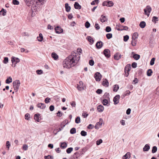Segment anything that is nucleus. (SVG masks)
Masks as SVG:
<instances>
[{"instance_id":"obj_12","label":"nucleus","mask_w":159,"mask_h":159,"mask_svg":"<svg viewBox=\"0 0 159 159\" xmlns=\"http://www.w3.org/2000/svg\"><path fill=\"white\" fill-rule=\"evenodd\" d=\"M34 119L37 122H39L40 120L41 119L40 114L39 113L35 114Z\"/></svg>"},{"instance_id":"obj_60","label":"nucleus","mask_w":159,"mask_h":159,"mask_svg":"<svg viewBox=\"0 0 159 159\" xmlns=\"http://www.w3.org/2000/svg\"><path fill=\"white\" fill-rule=\"evenodd\" d=\"M89 64L91 66H93L94 64V61L93 60H90L89 61Z\"/></svg>"},{"instance_id":"obj_3","label":"nucleus","mask_w":159,"mask_h":159,"mask_svg":"<svg viewBox=\"0 0 159 159\" xmlns=\"http://www.w3.org/2000/svg\"><path fill=\"white\" fill-rule=\"evenodd\" d=\"M20 82L19 80H16L14 81L13 83V85L14 90L16 92H17L19 89Z\"/></svg>"},{"instance_id":"obj_53","label":"nucleus","mask_w":159,"mask_h":159,"mask_svg":"<svg viewBox=\"0 0 159 159\" xmlns=\"http://www.w3.org/2000/svg\"><path fill=\"white\" fill-rule=\"evenodd\" d=\"M109 94L108 93H106L103 96V98H109Z\"/></svg>"},{"instance_id":"obj_13","label":"nucleus","mask_w":159,"mask_h":159,"mask_svg":"<svg viewBox=\"0 0 159 159\" xmlns=\"http://www.w3.org/2000/svg\"><path fill=\"white\" fill-rule=\"evenodd\" d=\"M131 55H133L132 57L136 60H138L140 58V55H139L135 54L134 52H132Z\"/></svg>"},{"instance_id":"obj_63","label":"nucleus","mask_w":159,"mask_h":159,"mask_svg":"<svg viewBox=\"0 0 159 159\" xmlns=\"http://www.w3.org/2000/svg\"><path fill=\"white\" fill-rule=\"evenodd\" d=\"M137 66V64L135 62H134L132 64V66L133 68H135Z\"/></svg>"},{"instance_id":"obj_59","label":"nucleus","mask_w":159,"mask_h":159,"mask_svg":"<svg viewBox=\"0 0 159 159\" xmlns=\"http://www.w3.org/2000/svg\"><path fill=\"white\" fill-rule=\"evenodd\" d=\"M23 149L25 151L28 149V146L26 144H24L23 146Z\"/></svg>"},{"instance_id":"obj_17","label":"nucleus","mask_w":159,"mask_h":159,"mask_svg":"<svg viewBox=\"0 0 159 159\" xmlns=\"http://www.w3.org/2000/svg\"><path fill=\"white\" fill-rule=\"evenodd\" d=\"M11 61L12 63H13L14 62H15V64H16L19 62L20 60L18 58L13 57H12L11 58Z\"/></svg>"},{"instance_id":"obj_26","label":"nucleus","mask_w":159,"mask_h":159,"mask_svg":"<svg viewBox=\"0 0 159 159\" xmlns=\"http://www.w3.org/2000/svg\"><path fill=\"white\" fill-rule=\"evenodd\" d=\"M37 106L38 107L40 108L41 109H43L45 108V104L43 103H40L37 104Z\"/></svg>"},{"instance_id":"obj_5","label":"nucleus","mask_w":159,"mask_h":159,"mask_svg":"<svg viewBox=\"0 0 159 159\" xmlns=\"http://www.w3.org/2000/svg\"><path fill=\"white\" fill-rule=\"evenodd\" d=\"M114 5L113 2L110 1H107L103 2L102 3V5L103 6L112 7Z\"/></svg>"},{"instance_id":"obj_21","label":"nucleus","mask_w":159,"mask_h":159,"mask_svg":"<svg viewBox=\"0 0 159 159\" xmlns=\"http://www.w3.org/2000/svg\"><path fill=\"white\" fill-rule=\"evenodd\" d=\"M150 148L149 145L148 144H146L143 148V151L144 152L148 151Z\"/></svg>"},{"instance_id":"obj_35","label":"nucleus","mask_w":159,"mask_h":159,"mask_svg":"<svg viewBox=\"0 0 159 159\" xmlns=\"http://www.w3.org/2000/svg\"><path fill=\"white\" fill-rule=\"evenodd\" d=\"M25 118L26 120H29L30 118V115L28 113L26 114L25 116Z\"/></svg>"},{"instance_id":"obj_14","label":"nucleus","mask_w":159,"mask_h":159,"mask_svg":"<svg viewBox=\"0 0 159 159\" xmlns=\"http://www.w3.org/2000/svg\"><path fill=\"white\" fill-rule=\"evenodd\" d=\"M56 32L57 34H60L63 32V30L61 28V27L57 26L55 28Z\"/></svg>"},{"instance_id":"obj_58","label":"nucleus","mask_w":159,"mask_h":159,"mask_svg":"<svg viewBox=\"0 0 159 159\" xmlns=\"http://www.w3.org/2000/svg\"><path fill=\"white\" fill-rule=\"evenodd\" d=\"M8 61V58L7 57H5L4 58V60L3 62L5 64H7Z\"/></svg>"},{"instance_id":"obj_36","label":"nucleus","mask_w":159,"mask_h":159,"mask_svg":"<svg viewBox=\"0 0 159 159\" xmlns=\"http://www.w3.org/2000/svg\"><path fill=\"white\" fill-rule=\"evenodd\" d=\"M131 69V66L130 64H127L125 67V70H128L130 71Z\"/></svg>"},{"instance_id":"obj_55","label":"nucleus","mask_w":159,"mask_h":159,"mask_svg":"<svg viewBox=\"0 0 159 159\" xmlns=\"http://www.w3.org/2000/svg\"><path fill=\"white\" fill-rule=\"evenodd\" d=\"M6 146H7V149L9 150V148L10 146H11V144L8 141H7L6 142Z\"/></svg>"},{"instance_id":"obj_56","label":"nucleus","mask_w":159,"mask_h":159,"mask_svg":"<svg viewBox=\"0 0 159 159\" xmlns=\"http://www.w3.org/2000/svg\"><path fill=\"white\" fill-rule=\"evenodd\" d=\"M43 71L41 70H38L36 71V72L38 75H40L43 73Z\"/></svg>"},{"instance_id":"obj_27","label":"nucleus","mask_w":159,"mask_h":159,"mask_svg":"<svg viewBox=\"0 0 159 159\" xmlns=\"http://www.w3.org/2000/svg\"><path fill=\"white\" fill-rule=\"evenodd\" d=\"M87 39L88 41L90 43V44H93L94 42V40L93 38H91L90 36H88L86 38Z\"/></svg>"},{"instance_id":"obj_7","label":"nucleus","mask_w":159,"mask_h":159,"mask_svg":"<svg viewBox=\"0 0 159 159\" xmlns=\"http://www.w3.org/2000/svg\"><path fill=\"white\" fill-rule=\"evenodd\" d=\"M102 77V75L99 72H97L95 74L94 78L97 81H100Z\"/></svg>"},{"instance_id":"obj_25","label":"nucleus","mask_w":159,"mask_h":159,"mask_svg":"<svg viewBox=\"0 0 159 159\" xmlns=\"http://www.w3.org/2000/svg\"><path fill=\"white\" fill-rule=\"evenodd\" d=\"M68 123V120H66L62 122L61 123L60 125V126L62 128V129H63L64 127L65 126V125Z\"/></svg>"},{"instance_id":"obj_18","label":"nucleus","mask_w":159,"mask_h":159,"mask_svg":"<svg viewBox=\"0 0 159 159\" xmlns=\"http://www.w3.org/2000/svg\"><path fill=\"white\" fill-rule=\"evenodd\" d=\"M81 155V153H78L77 152L75 153L72 157H70V159H77L78 157H79Z\"/></svg>"},{"instance_id":"obj_28","label":"nucleus","mask_w":159,"mask_h":159,"mask_svg":"<svg viewBox=\"0 0 159 159\" xmlns=\"http://www.w3.org/2000/svg\"><path fill=\"white\" fill-rule=\"evenodd\" d=\"M138 37V34L137 33L135 32L134 33L132 36V39L133 40H135V39H137Z\"/></svg>"},{"instance_id":"obj_8","label":"nucleus","mask_w":159,"mask_h":159,"mask_svg":"<svg viewBox=\"0 0 159 159\" xmlns=\"http://www.w3.org/2000/svg\"><path fill=\"white\" fill-rule=\"evenodd\" d=\"M116 27L121 28V29H117V30L118 31H122L123 30H127L129 28L127 26L121 25H117Z\"/></svg>"},{"instance_id":"obj_24","label":"nucleus","mask_w":159,"mask_h":159,"mask_svg":"<svg viewBox=\"0 0 159 159\" xmlns=\"http://www.w3.org/2000/svg\"><path fill=\"white\" fill-rule=\"evenodd\" d=\"M97 110L99 112H102L104 110V107L102 105H99L98 106Z\"/></svg>"},{"instance_id":"obj_9","label":"nucleus","mask_w":159,"mask_h":159,"mask_svg":"<svg viewBox=\"0 0 159 159\" xmlns=\"http://www.w3.org/2000/svg\"><path fill=\"white\" fill-rule=\"evenodd\" d=\"M77 88L79 90L81 91L84 89V84L82 81H80L79 84H77Z\"/></svg>"},{"instance_id":"obj_39","label":"nucleus","mask_w":159,"mask_h":159,"mask_svg":"<svg viewBox=\"0 0 159 159\" xmlns=\"http://www.w3.org/2000/svg\"><path fill=\"white\" fill-rule=\"evenodd\" d=\"M60 147L62 148H65L67 147V144L65 142L61 143Z\"/></svg>"},{"instance_id":"obj_22","label":"nucleus","mask_w":159,"mask_h":159,"mask_svg":"<svg viewBox=\"0 0 159 159\" xmlns=\"http://www.w3.org/2000/svg\"><path fill=\"white\" fill-rule=\"evenodd\" d=\"M74 7L76 9H80L81 8V6L77 2H75L74 5Z\"/></svg>"},{"instance_id":"obj_2","label":"nucleus","mask_w":159,"mask_h":159,"mask_svg":"<svg viewBox=\"0 0 159 159\" xmlns=\"http://www.w3.org/2000/svg\"><path fill=\"white\" fill-rule=\"evenodd\" d=\"M70 56H68L63 61V67L66 68H69L70 66Z\"/></svg>"},{"instance_id":"obj_31","label":"nucleus","mask_w":159,"mask_h":159,"mask_svg":"<svg viewBox=\"0 0 159 159\" xmlns=\"http://www.w3.org/2000/svg\"><path fill=\"white\" fill-rule=\"evenodd\" d=\"M146 26V23L144 21H142L140 22L139 24V26L142 28H144Z\"/></svg>"},{"instance_id":"obj_23","label":"nucleus","mask_w":159,"mask_h":159,"mask_svg":"<svg viewBox=\"0 0 159 159\" xmlns=\"http://www.w3.org/2000/svg\"><path fill=\"white\" fill-rule=\"evenodd\" d=\"M100 20L102 22H104L107 20V18L105 16L102 15L100 19Z\"/></svg>"},{"instance_id":"obj_49","label":"nucleus","mask_w":159,"mask_h":159,"mask_svg":"<svg viewBox=\"0 0 159 159\" xmlns=\"http://www.w3.org/2000/svg\"><path fill=\"white\" fill-rule=\"evenodd\" d=\"M112 34L111 33L107 34L106 35L107 38L108 39H110L112 37Z\"/></svg>"},{"instance_id":"obj_20","label":"nucleus","mask_w":159,"mask_h":159,"mask_svg":"<svg viewBox=\"0 0 159 159\" xmlns=\"http://www.w3.org/2000/svg\"><path fill=\"white\" fill-rule=\"evenodd\" d=\"M130 157V153L129 152H127L123 157V159H129Z\"/></svg>"},{"instance_id":"obj_4","label":"nucleus","mask_w":159,"mask_h":159,"mask_svg":"<svg viewBox=\"0 0 159 159\" xmlns=\"http://www.w3.org/2000/svg\"><path fill=\"white\" fill-rule=\"evenodd\" d=\"M152 11L151 7L149 6H147L146 8H145L144 10V14L147 16L148 17L150 15V13Z\"/></svg>"},{"instance_id":"obj_54","label":"nucleus","mask_w":159,"mask_h":159,"mask_svg":"<svg viewBox=\"0 0 159 159\" xmlns=\"http://www.w3.org/2000/svg\"><path fill=\"white\" fill-rule=\"evenodd\" d=\"M102 142V139H99L96 141V144L97 145H99Z\"/></svg>"},{"instance_id":"obj_1","label":"nucleus","mask_w":159,"mask_h":159,"mask_svg":"<svg viewBox=\"0 0 159 159\" xmlns=\"http://www.w3.org/2000/svg\"><path fill=\"white\" fill-rule=\"evenodd\" d=\"M80 54L74 51L70 55V68L75 66L80 60Z\"/></svg>"},{"instance_id":"obj_42","label":"nucleus","mask_w":159,"mask_h":159,"mask_svg":"<svg viewBox=\"0 0 159 159\" xmlns=\"http://www.w3.org/2000/svg\"><path fill=\"white\" fill-rule=\"evenodd\" d=\"M157 151V148L156 146H154L152 147V152L153 153H154L156 152Z\"/></svg>"},{"instance_id":"obj_6","label":"nucleus","mask_w":159,"mask_h":159,"mask_svg":"<svg viewBox=\"0 0 159 159\" xmlns=\"http://www.w3.org/2000/svg\"><path fill=\"white\" fill-rule=\"evenodd\" d=\"M26 4L28 7L32 6L34 5L35 0H24Z\"/></svg>"},{"instance_id":"obj_43","label":"nucleus","mask_w":159,"mask_h":159,"mask_svg":"<svg viewBox=\"0 0 159 159\" xmlns=\"http://www.w3.org/2000/svg\"><path fill=\"white\" fill-rule=\"evenodd\" d=\"M158 18L157 17L155 16H154L152 17V21L153 22H154L155 24L156 23V21H158Z\"/></svg>"},{"instance_id":"obj_48","label":"nucleus","mask_w":159,"mask_h":159,"mask_svg":"<svg viewBox=\"0 0 159 159\" xmlns=\"http://www.w3.org/2000/svg\"><path fill=\"white\" fill-rule=\"evenodd\" d=\"M81 136H85L87 135V132L84 130H82L80 133Z\"/></svg>"},{"instance_id":"obj_10","label":"nucleus","mask_w":159,"mask_h":159,"mask_svg":"<svg viewBox=\"0 0 159 159\" xmlns=\"http://www.w3.org/2000/svg\"><path fill=\"white\" fill-rule=\"evenodd\" d=\"M103 54L107 58L109 57L110 56V51L108 49H105L103 51Z\"/></svg>"},{"instance_id":"obj_30","label":"nucleus","mask_w":159,"mask_h":159,"mask_svg":"<svg viewBox=\"0 0 159 159\" xmlns=\"http://www.w3.org/2000/svg\"><path fill=\"white\" fill-rule=\"evenodd\" d=\"M38 40L39 42H41L43 39V35L41 33H40L39 34V36L37 37Z\"/></svg>"},{"instance_id":"obj_51","label":"nucleus","mask_w":159,"mask_h":159,"mask_svg":"<svg viewBox=\"0 0 159 159\" xmlns=\"http://www.w3.org/2000/svg\"><path fill=\"white\" fill-rule=\"evenodd\" d=\"M12 3L14 5H18L19 4V2L17 0H13Z\"/></svg>"},{"instance_id":"obj_46","label":"nucleus","mask_w":159,"mask_h":159,"mask_svg":"<svg viewBox=\"0 0 159 159\" xmlns=\"http://www.w3.org/2000/svg\"><path fill=\"white\" fill-rule=\"evenodd\" d=\"M111 28L110 26H107L105 29V31L107 32H109L111 31Z\"/></svg>"},{"instance_id":"obj_11","label":"nucleus","mask_w":159,"mask_h":159,"mask_svg":"<svg viewBox=\"0 0 159 159\" xmlns=\"http://www.w3.org/2000/svg\"><path fill=\"white\" fill-rule=\"evenodd\" d=\"M120 96L119 95H116L113 98V101L114 102V104L116 105L119 103V100Z\"/></svg>"},{"instance_id":"obj_57","label":"nucleus","mask_w":159,"mask_h":159,"mask_svg":"<svg viewBox=\"0 0 159 159\" xmlns=\"http://www.w3.org/2000/svg\"><path fill=\"white\" fill-rule=\"evenodd\" d=\"M95 28L97 30H99L100 28L99 25L97 23H95Z\"/></svg>"},{"instance_id":"obj_38","label":"nucleus","mask_w":159,"mask_h":159,"mask_svg":"<svg viewBox=\"0 0 159 159\" xmlns=\"http://www.w3.org/2000/svg\"><path fill=\"white\" fill-rule=\"evenodd\" d=\"M12 81V78L11 77L8 78L6 80V83L7 84H9Z\"/></svg>"},{"instance_id":"obj_33","label":"nucleus","mask_w":159,"mask_h":159,"mask_svg":"<svg viewBox=\"0 0 159 159\" xmlns=\"http://www.w3.org/2000/svg\"><path fill=\"white\" fill-rule=\"evenodd\" d=\"M152 69H149L147 71V75L148 76H150L152 75Z\"/></svg>"},{"instance_id":"obj_61","label":"nucleus","mask_w":159,"mask_h":159,"mask_svg":"<svg viewBox=\"0 0 159 159\" xmlns=\"http://www.w3.org/2000/svg\"><path fill=\"white\" fill-rule=\"evenodd\" d=\"M102 90L100 89H98L97 90L96 92L98 94H101L102 93Z\"/></svg>"},{"instance_id":"obj_34","label":"nucleus","mask_w":159,"mask_h":159,"mask_svg":"<svg viewBox=\"0 0 159 159\" xmlns=\"http://www.w3.org/2000/svg\"><path fill=\"white\" fill-rule=\"evenodd\" d=\"M6 10L2 8L0 11V15L2 14V16H5L6 15Z\"/></svg>"},{"instance_id":"obj_32","label":"nucleus","mask_w":159,"mask_h":159,"mask_svg":"<svg viewBox=\"0 0 159 159\" xmlns=\"http://www.w3.org/2000/svg\"><path fill=\"white\" fill-rule=\"evenodd\" d=\"M102 103L103 104L104 106H108L109 104L108 105V101L106 99H104L102 101Z\"/></svg>"},{"instance_id":"obj_19","label":"nucleus","mask_w":159,"mask_h":159,"mask_svg":"<svg viewBox=\"0 0 159 159\" xmlns=\"http://www.w3.org/2000/svg\"><path fill=\"white\" fill-rule=\"evenodd\" d=\"M121 55L119 53H117L114 56V58L115 60H119L121 57Z\"/></svg>"},{"instance_id":"obj_44","label":"nucleus","mask_w":159,"mask_h":159,"mask_svg":"<svg viewBox=\"0 0 159 159\" xmlns=\"http://www.w3.org/2000/svg\"><path fill=\"white\" fill-rule=\"evenodd\" d=\"M80 122V119L79 116H77L75 119V122L77 124H79Z\"/></svg>"},{"instance_id":"obj_50","label":"nucleus","mask_w":159,"mask_h":159,"mask_svg":"<svg viewBox=\"0 0 159 159\" xmlns=\"http://www.w3.org/2000/svg\"><path fill=\"white\" fill-rule=\"evenodd\" d=\"M155 60V58H152L150 62V64L152 66L154 65V61Z\"/></svg>"},{"instance_id":"obj_47","label":"nucleus","mask_w":159,"mask_h":159,"mask_svg":"<svg viewBox=\"0 0 159 159\" xmlns=\"http://www.w3.org/2000/svg\"><path fill=\"white\" fill-rule=\"evenodd\" d=\"M129 39V36L128 35L124 36L123 37V40L125 42L127 41Z\"/></svg>"},{"instance_id":"obj_29","label":"nucleus","mask_w":159,"mask_h":159,"mask_svg":"<svg viewBox=\"0 0 159 159\" xmlns=\"http://www.w3.org/2000/svg\"><path fill=\"white\" fill-rule=\"evenodd\" d=\"M51 56L55 60H57L58 58V55L55 52L52 53Z\"/></svg>"},{"instance_id":"obj_16","label":"nucleus","mask_w":159,"mask_h":159,"mask_svg":"<svg viewBox=\"0 0 159 159\" xmlns=\"http://www.w3.org/2000/svg\"><path fill=\"white\" fill-rule=\"evenodd\" d=\"M103 43L101 41H98L96 44V48L99 49L101 48L102 46Z\"/></svg>"},{"instance_id":"obj_37","label":"nucleus","mask_w":159,"mask_h":159,"mask_svg":"<svg viewBox=\"0 0 159 159\" xmlns=\"http://www.w3.org/2000/svg\"><path fill=\"white\" fill-rule=\"evenodd\" d=\"M119 89V86L118 85L115 84L113 86V90L114 92H116Z\"/></svg>"},{"instance_id":"obj_15","label":"nucleus","mask_w":159,"mask_h":159,"mask_svg":"<svg viewBox=\"0 0 159 159\" xmlns=\"http://www.w3.org/2000/svg\"><path fill=\"white\" fill-rule=\"evenodd\" d=\"M109 83L107 79H103L102 83V84L104 86L108 87L109 86Z\"/></svg>"},{"instance_id":"obj_45","label":"nucleus","mask_w":159,"mask_h":159,"mask_svg":"<svg viewBox=\"0 0 159 159\" xmlns=\"http://www.w3.org/2000/svg\"><path fill=\"white\" fill-rule=\"evenodd\" d=\"M84 25L86 28H88L90 27V24L88 21H87L85 23Z\"/></svg>"},{"instance_id":"obj_41","label":"nucleus","mask_w":159,"mask_h":159,"mask_svg":"<svg viewBox=\"0 0 159 159\" xmlns=\"http://www.w3.org/2000/svg\"><path fill=\"white\" fill-rule=\"evenodd\" d=\"M76 132V129L75 128H73L70 129V134H74Z\"/></svg>"},{"instance_id":"obj_52","label":"nucleus","mask_w":159,"mask_h":159,"mask_svg":"<svg viewBox=\"0 0 159 159\" xmlns=\"http://www.w3.org/2000/svg\"><path fill=\"white\" fill-rule=\"evenodd\" d=\"M44 158L45 159H53V157L50 155L45 156Z\"/></svg>"},{"instance_id":"obj_64","label":"nucleus","mask_w":159,"mask_h":159,"mask_svg":"<svg viewBox=\"0 0 159 159\" xmlns=\"http://www.w3.org/2000/svg\"><path fill=\"white\" fill-rule=\"evenodd\" d=\"M94 127V126L91 124H90L87 127V128L89 129H92Z\"/></svg>"},{"instance_id":"obj_62","label":"nucleus","mask_w":159,"mask_h":159,"mask_svg":"<svg viewBox=\"0 0 159 159\" xmlns=\"http://www.w3.org/2000/svg\"><path fill=\"white\" fill-rule=\"evenodd\" d=\"M21 34H22V36H29V33H28L26 32H24L22 33Z\"/></svg>"},{"instance_id":"obj_40","label":"nucleus","mask_w":159,"mask_h":159,"mask_svg":"<svg viewBox=\"0 0 159 159\" xmlns=\"http://www.w3.org/2000/svg\"><path fill=\"white\" fill-rule=\"evenodd\" d=\"M65 7L66 11L69 12L70 11V6L68 3H66L65 4Z\"/></svg>"}]
</instances>
